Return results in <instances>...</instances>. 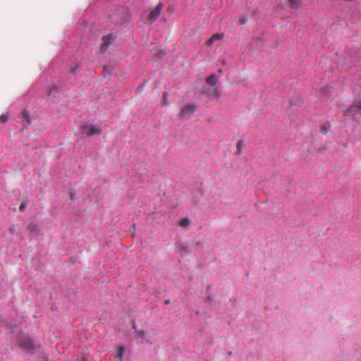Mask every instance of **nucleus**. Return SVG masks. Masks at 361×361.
Instances as JSON below:
<instances>
[{
  "label": "nucleus",
  "instance_id": "obj_28",
  "mask_svg": "<svg viewBox=\"0 0 361 361\" xmlns=\"http://www.w3.org/2000/svg\"><path fill=\"white\" fill-rule=\"evenodd\" d=\"M71 199L73 200V195H71Z\"/></svg>",
  "mask_w": 361,
  "mask_h": 361
},
{
  "label": "nucleus",
  "instance_id": "obj_18",
  "mask_svg": "<svg viewBox=\"0 0 361 361\" xmlns=\"http://www.w3.org/2000/svg\"><path fill=\"white\" fill-rule=\"evenodd\" d=\"M157 55L159 58L161 59L165 56V53L164 51H162L161 49H158L157 51Z\"/></svg>",
  "mask_w": 361,
  "mask_h": 361
},
{
  "label": "nucleus",
  "instance_id": "obj_14",
  "mask_svg": "<svg viewBox=\"0 0 361 361\" xmlns=\"http://www.w3.org/2000/svg\"><path fill=\"white\" fill-rule=\"evenodd\" d=\"M242 146H243V141L239 140L236 145V148H237L236 154H238V155L240 154L241 150H242Z\"/></svg>",
  "mask_w": 361,
  "mask_h": 361
},
{
  "label": "nucleus",
  "instance_id": "obj_24",
  "mask_svg": "<svg viewBox=\"0 0 361 361\" xmlns=\"http://www.w3.org/2000/svg\"><path fill=\"white\" fill-rule=\"evenodd\" d=\"M322 131L324 133H326L327 132V130L326 129V128L324 126L322 127Z\"/></svg>",
  "mask_w": 361,
  "mask_h": 361
},
{
  "label": "nucleus",
  "instance_id": "obj_5",
  "mask_svg": "<svg viewBox=\"0 0 361 361\" xmlns=\"http://www.w3.org/2000/svg\"><path fill=\"white\" fill-rule=\"evenodd\" d=\"M113 42V35L112 34H109L107 35H105L102 39V44L100 46V52L104 53L109 46Z\"/></svg>",
  "mask_w": 361,
  "mask_h": 361
},
{
  "label": "nucleus",
  "instance_id": "obj_17",
  "mask_svg": "<svg viewBox=\"0 0 361 361\" xmlns=\"http://www.w3.org/2000/svg\"><path fill=\"white\" fill-rule=\"evenodd\" d=\"M168 96H169L168 92H164V93L163 98H162V103H163L164 105H168L169 104L168 101H167Z\"/></svg>",
  "mask_w": 361,
  "mask_h": 361
},
{
  "label": "nucleus",
  "instance_id": "obj_4",
  "mask_svg": "<svg viewBox=\"0 0 361 361\" xmlns=\"http://www.w3.org/2000/svg\"><path fill=\"white\" fill-rule=\"evenodd\" d=\"M163 6V4L159 3L154 9L149 12L148 20L151 23H154L160 15V12Z\"/></svg>",
  "mask_w": 361,
  "mask_h": 361
},
{
  "label": "nucleus",
  "instance_id": "obj_19",
  "mask_svg": "<svg viewBox=\"0 0 361 361\" xmlns=\"http://www.w3.org/2000/svg\"><path fill=\"white\" fill-rule=\"evenodd\" d=\"M214 41L219 40L222 38V36L220 34H214L212 36Z\"/></svg>",
  "mask_w": 361,
  "mask_h": 361
},
{
  "label": "nucleus",
  "instance_id": "obj_10",
  "mask_svg": "<svg viewBox=\"0 0 361 361\" xmlns=\"http://www.w3.org/2000/svg\"><path fill=\"white\" fill-rule=\"evenodd\" d=\"M288 6L292 9H298L301 5V0H288Z\"/></svg>",
  "mask_w": 361,
  "mask_h": 361
},
{
  "label": "nucleus",
  "instance_id": "obj_20",
  "mask_svg": "<svg viewBox=\"0 0 361 361\" xmlns=\"http://www.w3.org/2000/svg\"><path fill=\"white\" fill-rule=\"evenodd\" d=\"M27 207V204L23 202L20 204L19 209L20 212H24Z\"/></svg>",
  "mask_w": 361,
  "mask_h": 361
},
{
  "label": "nucleus",
  "instance_id": "obj_9",
  "mask_svg": "<svg viewBox=\"0 0 361 361\" xmlns=\"http://www.w3.org/2000/svg\"><path fill=\"white\" fill-rule=\"evenodd\" d=\"M27 230L30 233H35L36 234L40 233V229L39 226L34 222H30L28 224L27 226Z\"/></svg>",
  "mask_w": 361,
  "mask_h": 361
},
{
  "label": "nucleus",
  "instance_id": "obj_16",
  "mask_svg": "<svg viewBox=\"0 0 361 361\" xmlns=\"http://www.w3.org/2000/svg\"><path fill=\"white\" fill-rule=\"evenodd\" d=\"M22 116L23 117V118L27 121V122H30V116H29V112L27 111H23L22 112Z\"/></svg>",
  "mask_w": 361,
  "mask_h": 361
},
{
  "label": "nucleus",
  "instance_id": "obj_2",
  "mask_svg": "<svg viewBox=\"0 0 361 361\" xmlns=\"http://www.w3.org/2000/svg\"><path fill=\"white\" fill-rule=\"evenodd\" d=\"M137 343L143 345L152 346L153 344L152 334L143 330L137 331Z\"/></svg>",
  "mask_w": 361,
  "mask_h": 361
},
{
  "label": "nucleus",
  "instance_id": "obj_6",
  "mask_svg": "<svg viewBox=\"0 0 361 361\" xmlns=\"http://www.w3.org/2000/svg\"><path fill=\"white\" fill-rule=\"evenodd\" d=\"M20 345L28 351H32L35 348L33 341L29 337L22 338Z\"/></svg>",
  "mask_w": 361,
  "mask_h": 361
},
{
  "label": "nucleus",
  "instance_id": "obj_26",
  "mask_svg": "<svg viewBox=\"0 0 361 361\" xmlns=\"http://www.w3.org/2000/svg\"><path fill=\"white\" fill-rule=\"evenodd\" d=\"M207 300H212V298L210 297H208Z\"/></svg>",
  "mask_w": 361,
  "mask_h": 361
},
{
  "label": "nucleus",
  "instance_id": "obj_23",
  "mask_svg": "<svg viewBox=\"0 0 361 361\" xmlns=\"http://www.w3.org/2000/svg\"><path fill=\"white\" fill-rule=\"evenodd\" d=\"M56 89L54 87H52L51 88H50V90H49V94H52L53 91H56Z\"/></svg>",
  "mask_w": 361,
  "mask_h": 361
},
{
  "label": "nucleus",
  "instance_id": "obj_22",
  "mask_svg": "<svg viewBox=\"0 0 361 361\" xmlns=\"http://www.w3.org/2000/svg\"><path fill=\"white\" fill-rule=\"evenodd\" d=\"M214 42V39L211 37L207 42L206 45L210 46Z\"/></svg>",
  "mask_w": 361,
  "mask_h": 361
},
{
  "label": "nucleus",
  "instance_id": "obj_13",
  "mask_svg": "<svg viewBox=\"0 0 361 361\" xmlns=\"http://www.w3.org/2000/svg\"><path fill=\"white\" fill-rule=\"evenodd\" d=\"M124 352H125V348L123 346H120L118 348V354L116 356V358H117L118 360V361L122 360Z\"/></svg>",
  "mask_w": 361,
  "mask_h": 361
},
{
  "label": "nucleus",
  "instance_id": "obj_15",
  "mask_svg": "<svg viewBox=\"0 0 361 361\" xmlns=\"http://www.w3.org/2000/svg\"><path fill=\"white\" fill-rule=\"evenodd\" d=\"M9 119V115L7 114H2L1 116H0V122L1 123H6Z\"/></svg>",
  "mask_w": 361,
  "mask_h": 361
},
{
  "label": "nucleus",
  "instance_id": "obj_8",
  "mask_svg": "<svg viewBox=\"0 0 361 361\" xmlns=\"http://www.w3.org/2000/svg\"><path fill=\"white\" fill-rule=\"evenodd\" d=\"M207 95L212 99H218L221 97V92L216 88L208 89L206 91Z\"/></svg>",
  "mask_w": 361,
  "mask_h": 361
},
{
  "label": "nucleus",
  "instance_id": "obj_11",
  "mask_svg": "<svg viewBox=\"0 0 361 361\" xmlns=\"http://www.w3.org/2000/svg\"><path fill=\"white\" fill-rule=\"evenodd\" d=\"M206 82L208 85L214 86L217 83L218 78L216 75L212 74L206 79Z\"/></svg>",
  "mask_w": 361,
  "mask_h": 361
},
{
  "label": "nucleus",
  "instance_id": "obj_3",
  "mask_svg": "<svg viewBox=\"0 0 361 361\" xmlns=\"http://www.w3.org/2000/svg\"><path fill=\"white\" fill-rule=\"evenodd\" d=\"M196 108H197V106L195 104H186L185 106H183L182 109H180V113H179V117L184 118L187 116L192 115L195 112Z\"/></svg>",
  "mask_w": 361,
  "mask_h": 361
},
{
  "label": "nucleus",
  "instance_id": "obj_1",
  "mask_svg": "<svg viewBox=\"0 0 361 361\" xmlns=\"http://www.w3.org/2000/svg\"><path fill=\"white\" fill-rule=\"evenodd\" d=\"M345 116L352 117L356 121L361 119V100L352 104L344 112Z\"/></svg>",
  "mask_w": 361,
  "mask_h": 361
},
{
  "label": "nucleus",
  "instance_id": "obj_27",
  "mask_svg": "<svg viewBox=\"0 0 361 361\" xmlns=\"http://www.w3.org/2000/svg\"><path fill=\"white\" fill-rule=\"evenodd\" d=\"M133 327L135 328V323L133 324Z\"/></svg>",
  "mask_w": 361,
  "mask_h": 361
},
{
  "label": "nucleus",
  "instance_id": "obj_7",
  "mask_svg": "<svg viewBox=\"0 0 361 361\" xmlns=\"http://www.w3.org/2000/svg\"><path fill=\"white\" fill-rule=\"evenodd\" d=\"M82 129L88 136L99 135L102 131L101 128L96 126H85Z\"/></svg>",
  "mask_w": 361,
  "mask_h": 361
},
{
  "label": "nucleus",
  "instance_id": "obj_21",
  "mask_svg": "<svg viewBox=\"0 0 361 361\" xmlns=\"http://www.w3.org/2000/svg\"><path fill=\"white\" fill-rule=\"evenodd\" d=\"M247 21V18L246 16H243L239 21L240 24L243 25L245 24Z\"/></svg>",
  "mask_w": 361,
  "mask_h": 361
},
{
  "label": "nucleus",
  "instance_id": "obj_12",
  "mask_svg": "<svg viewBox=\"0 0 361 361\" xmlns=\"http://www.w3.org/2000/svg\"><path fill=\"white\" fill-rule=\"evenodd\" d=\"M191 221L188 217L182 218L178 221L179 226L186 228L190 226Z\"/></svg>",
  "mask_w": 361,
  "mask_h": 361
},
{
  "label": "nucleus",
  "instance_id": "obj_25",
  "mask_svg": "<svg viewBox=\"0 0 361 361\" xmlns=\"http://www.w3.org/2000/svg\"><path fill=\"white\" fill-rule=\"evenodd\" d=\"M170 301L168 300H166L165 303L166 304H169Z\"/></svg>",
  "mask_w": 361,
  "mask_h": 361
}]
</instances>
